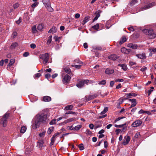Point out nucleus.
Returning a JSON list of instances; mask_svg holds the SVG:
<instances>
[{
    "mask_svg": "<svg viewBox=\"0 0 156 156\" xmlns=\"http://www.w3.org/2000/svg\"><path fill=\"white\" fill-rule=\"evenodd\" d=\"M29 55V52H25L24 53V54H23V56L24 57H26L28 56Z\"/></svg>",
    "mask_w": 156,
    "mask_h": 156,
    "instance_id": "obj_59",
    "label": "nucleus"
},
{
    "mask_svg": "<svg viewBox=\"0 0 156 156\" xmlns=\"http://www.w3.org/2000/svg\"><path fill=\"white\" fill-rule=\"evenodd\" d=\"M80 17V14L79 13H76L75 15V17L76 18H78Z\"/></svg>",
    "mask_w": 156,
    "mask_h": 156,
    "instance_id": "obj_62",
    "label": "nucleus"
},
{
    "mask_svg": "<svg viewBox=\"0 0 156 156\" xmlns=\"http://www.w3.org/2000/svg\"><path fill=\"white\" fill-rule=\"evenodd\" d=\"M92 28L95 30H98L99 28V23H97L95 25L92 26Z\"/></svg>",
    "mask_w": 156,
    "mask_h": 156,
    "instance_id": "obj_32",
    "label": "nucleus"
},
{
    "mask_svg": "<svg viewBox=\"0 0 156 156\" xmlns=\"http://www.w3.org/2000/svg\"><path fill=\"white\" fill-rule=\"evenodd\" d=\"M43 26L42 24H39L37 27V29L41 31L43 28Z\"/></svg>",
    "mask_w": 156,
    "mask_h": 156,
    "instance_id": "obj_36",
    "label": "nucleus"
},
{
    "mask_svg": "<svg viewBox=\"0 0 156 156\" xmlns=\"http://www.w3.org/2000/svg\"><path fill=\"white\" fill-rule=\"evenodd\" d=\"M65 71L68 74L69 73L71 72L70 69L68 67H66L64 68Z\"/></svg>",
    "mask_w": 156,
    "mask_h": 156,
    "instance_id": "obj_29",
    "label": "nucleus"
},
{
    "mask_svg": "<svg viewBox=\"0 0 156 156\" xmlns=\"http://www.w3.org/2000/svg\"><path fill=\"white\" fill-rule=\"evenodd\" d=\"M48 114L47 109H44L37 115L35 117L34 122L32 125V128L34 129H36L39 126L41 123H46L48 120Z\"/></svg>",
    "mask_w": 156,
    "mask_h": 156,
    "instance_id": "obj_1",
    "label": "nucleus"
},
{
    "mask_svg": "<svg viewBox=\"0 0 156 156\" xmlns=\"http://www.w3.org/2000/svg\"><path fill=\"white\" fill-rule=\"evenodd\" d=\"M81 125H79L75 126V127L74 128V129H71V128H70V129L73 130H78L81 128Z\"/></svg>",
    "mask_w": 156,
    "mask_h": 156,
    "instance_id": "obj_27",
    "label": "nucleus"
},
{
    "mask_svg": "<svg viewBox=\"0 0 156 156\" xmlns=\"http://www.w3.org/2000/svg\"><path fill=\"white\" fill-rule=\"evenodd\" d=\"M137 1L136 0H132L130 2V4L131 6L137 3Z\"/></svg>",
    "mask_w": 156,
    "mask_h": 156,
    "instance_id": "obj_41",
    "label": "nucleus"
},
{
    "mask_svg": "<svg viewBox=\"0 0 156 156\" xmlns=\"http://www.w3.org/2000/svg\"><path fill=\"white\" fill-rule=\"evenodd\" d=\"M66 114H72L73 115H75L76 113L75 112H73L72 111H69L68 112H66L65 113Z\"/></svg>",
    "mask_w": 156,
    "mask_h": 156,
    "instance_id": "obj_49",
    "label": "nucleus"
},
{
    "mask_svg": "<svg viewBox=\"0 0 156 156\" xmlns=\"http://www.w3.org/2000/svg\"><path fill=\"white\" fill-rule=\"evenodd\" d=\"M124 80L123 79H118L117 80H115V81L116 82H122Z\"/></svg>",
    "mask_w": 156,
    "mask_h": 156,
    "instance_id": "obj_61",
    "label": "nucleus"
},
{
    "mask_svg": "<svg viewBox=\"0 0 156 156\" xmlns=\"http://www.w3.org/2000/svg\"><path fill=\"white\" fill-rule=\"evenodd\" d=\"M30 47L31 48L34 49L36 47V45L34 44H32L30 45Z\"/></svg>",
    "mask_w": 156,
    "mask_h": 156,
    "instance_id": "obj_54",
    "label": "nucleus"
},
{
    "mask_svg": "<svg viewBox=\"0 0 156 156\" xmlns=\"http://www.w3.org/2000/svg\"><path fill=\"white\" fill-rule=\"evenodd\" d=\"M149 112L147 111H144L143 110L141 109L140 110L139 112L138 113L139 114H141L142 113H147L148 114V113H149Z\"/></svg>",
    "mask_w": 156,
    "mask_h": 156,
    "instance_id": "obj_37",
    "label": "nucleus"
},
{
    "mask_svg": "<svg viewBox=\"0 0 156 156\" xmlns=\"http://www.w3.org/2000/svg\"><path fill=\"white\" fill-rule=\"evenodd\" d=\"M54 39L55 40V41H58L59 42L61 39V38L60 37L55 36L54 37Z\"/></svg>",
    "mask_w": 156,
    "mask_h": 156,
    "instance_id": "obj_38",
    "label": "nucleus"
},
{
    "mask_svg": "<svg viewBox=\"0 0 156 156\" xmlns=\"http://www.w3.org/2000/svg\"><path fill=\"white\" fill-rule=\"evenodd\" d=\"M121 51L125 54H128L130 51V49H127L125 47L122 48L121 49Z\"/></svg>",
    "mask_w": 156,
    "mask_h": 156,
    "instance_id": "obj_11",
    "label": "nucleus"
},
{
    "mask_svg": "<svg viewBox=\"0 0 156 156\" xmlns=\"http://www.w3.org/2000/svg\"><path fill=\"white\" fill-rule=\"evenodd\" d=\"M143 32L149 36L151 39H154L156 37V34L152 29H144L143 30Z\"/></svg>",
    "mask_w": 156,
    "mask_h": 156,
    "instance_id": "obj_2",
    "label": "nucleus"
},
{
    "mask_svg": "<svg viewBox=\"0 0 156 156\" xmlns=\"http://www.w3.org/2000/svg\"><path fill=\"white\" fill-rule=\"evenodd\" d=\"M51 100V97L48 96H45L43 98V101L45 102L50 101Z\"/></svg>",
    "mask_w": 156,
    "mask_h": 156,
    "instance_id": "obj_16",
    "label": "nucleus"
},
{
    "mask_svg": "<svg viewBox=\"0 0 156 156\" xmlns=\"http://www.w3.org/2000/svg\"><path fill=\"white\" fill-rule=\"evenodd\" d=\"M73 106L72 105H69L65 107V109L66 110H72Z\"/></svg>",
    "mask_w": 156,
    "mask_h": 156,
    "instance_id": "obj_25",
    "label": "nucleus"
},
{
    "mask_svg": "<svg viewBox=\"0 0 156 156\" xmlns=\"http://www.w3.org/2000/svg\"><path fill=\"white\" fill-rule=\"evenodd\" d=\"M19 5L18 3H16L13 5V7L14 9L17 8L19 6Z\"/></svg>",
    "mask_w": 156,
    "mask_h": 156,
    "instance_id": "obj_47",
    "label": "nucleus"
},
{
    "mask_svg": "<svg viewBox=\"0 0 156 156\" xmlns=\"http://www.w3.org/2000/svg\"><path fill=\"white\" fill-rule=\"evenodd\" d=\"M118 66H120L122 67V69L124 71L127 70V68L126 65L125 64H119L118 65Z\"/></svg>",
    "mask_w": 156,
    "mask_h": 156,
    "instance_id": "obj_18",
    "label": "nucleus"
},
{
    "mask_svg": "<svg viewBox=\"0 0 156 156\" xmlns=\"http://www.w3.org/2000/svg\"><path fill=\"white\" fill-rule=\"evenodd\" d=\"M90 18V17L89 16H86L85 17L84 19L83 22H82V23L83 25H84L89 20V19Z\"/></svg>",
    "mask_w": 156,
    "mask_h": 156,
    "instance_id": "obj_19",
    "label": "nucleus"
},
{
    "mask_svg": "<svg viewBox=\"0 0 156 156\" xmlns=\"http://www.w3.org/2000/svg\"><path fill=\"white\" fill-rule=\"evenodd\" d=\"M52 36H50L48 37V40L47 44L49 45L51 43V41H52Z\"/></svg>",
    "mask_w": 156,
    "mask_h": 156,
    "instance_id": "obj_26",
    "label": "nucleus"
},
{
    "mask_svg": "<svg viewBox=\"0 0 156 156\" xmlns=\"http://www.w3.org/2000/svg\"><path fill=\"white\" fill-rule=\"evenodd\" d=\"M42 2L48 10L50 12L53 11V9L51 7L49 0H42Z\"/></svg>",
    "mask_w": 156,
    "mask_h": 156,
    "instance_id": "obj_3",
    "label": "nucleus"
},
{
    "mask_svg": "<svg viewBox=\"0 0 156 156\" xmlns=\"http://www.w3.org/2000/svg\"><path fill=\"white\" fill-rule=\"evenodd\" d=\"M97 95V94L91 95H89L88 98H86L87 100L89 101L95 98Z\"/></svg>",
    "mask_w": 156,
    "mask_h": 156,
    "instance_id": "obj_17",
    "label": "nucleus"
},
{
    "mask_svg": "<svg viewBox=\"0 0 156 156\" xmlns=\"http://www.w3.org/2000/svg\"><path fill=\"white\" fill-rule=\"evenodd\" d=\"M121 130L120 129H116L115 130L116 133L117 135H118L120 132Z\"/></svg>",
    "mask_w": 156,
    "mask_h": 156,
    "instance_id": "obj_57",
    "label": "nucleus"
},
{
    "mask_svg": "<svg viewBox=\"0 0 156 156\" xmlns=\"http://www.w3.org/2000/svg\"><path fill=\"white\" fill-rule=\"evenodd\" d=\"M124 118V117H119L118 118H117L114 121V122L116 123L117 121L120 120V119Z\"/></svg>",
    "mask_w": 156,
    "mask_h": 156,
    "instance_id": "obj_45",
    "label": "nucleus"
},
{
    "mask_svg": "<svg viewBox=\"0 0 156 156\" xmlns=\"http://www.w3.org/2000/svg\"><path fill=\"white\" fill-rule=\"evenodd\" d=\"M22 22V18L21 17H20L19 19L16 21L17 24H19Z\"/></svg>",
    "mask_w": 156,
    "mask_h": 156,
    "instance_id": "obj_53",
    "label": "nucleus"
},
{
    "mask_svg": "<svg viewBox=\"0 0 156 156\" xmlns=\"http://www.w3.org/2000/svg\"><path fill=\"white\" fill-rule=\"evenodd\" d=\"M27 129V128L26 126H22L20 132L21 133H24L25 132Z\"/></svg>",
    "mask_w": 156,
    "mask_h": 156,
    "instance_id": "obj_24",
    "label": "nucleus"
},
{
    "mask_svg": "<svg viewBox=\"0 0 156 156\" xmlns=\"http://www.w3.org/2000/svg\"><path fill=\"white\" fill-rule=\"evenodd\" d=\"M15 61V60L14 59H11L8 65V66H11L14 63Z\"/></svg>",
    "mask_w": 156,
    "mask_h": 156,
    "instance_id": "obj_28",
    "label": "nucleus"
},
{
    "mask_svg": "<svg viewBox=\"0 0 156 156\" xmlns=\"http://www.w3.org/2000/svg\"><path fill=\"white\" fill-rule=\"evenodd\" d=\"M124 140H126V141L128 144L130 140V138L129 136H126L124 137Z\"/></svg>",
    "mask_w": 156,
    "mask_h": 156,
    "instance_id": "obj_34",
    "label": "nucleus"
},
{
    "mask_svg": "<svg viewBox=\"0 0 156 156\" xmlns=\"http://www.w3.org/2000/svg\"><path fill=\"white\" fill-rule=\"evenodd\" d=\"M17 46L18 44L16 42L13 43L10 46V48L11 49H14Z\"/></svg>",
    "mask_w": 156,
    "mask_h": 156,
    "instance_id": "obj_20",
    "label": "nucleus"
},
{
    "mask_svg": "<svg viewBox=\"0 0 156 156\" xmlns=\"http://www.w3.org/2000/svg\"><path fill=\"white\" fill-rule=\"evenodd\" d=\"M53 32V33H55L57 30V29L55 27H53L51 29Z\"/></svg>",
    "mask_w": 156,
    "mask_h": 156,
    "instance_id": "obj_56",
    "label": "nucleus"
},
{
    "mask_svg": "<svg viewBox=\"0 0 156 156\" xmlns=\"http://www.w3.org/2000/svg\"><path fill=\"white\" fill-rule=\"evenodd\" d=\"M128 29L131 31H133L135 30V29L133 26H131L130 27H129L128 28Z\"/></svg>",
    "mask_w": 156,
    "mask_h": 156,
    "instance_id": "obj_50",
    "label": "nucleus"
},
{
    "mask_svg": "<svg viewBox=\"0 0 156 156\" xmlns=\"http://www.w3.org/2000/svg\"><path fill=\"white\" fill-rule=\"evenodd\" d=\"M71 66L73 67H75V68H76L77 69H79L81 67V65H72Z\"/></svg>",
    "mask_w": 156,
    "mask_h": 156,
    "instance_id": "obj_44",
    "label": "nucleus"
},
{
    "mask_svg": "<svg viewBox=\"0 0 156 156\" xmlns=\"http://www.w3.org/2000/svg\"><path fill=\"white\" fill-rule=\"evenodd\" d=\"M100 16V14L99 12L96 13L95 17L94 18L93 20V22L97 20L98 18Z\"/></svg>",
    "mask_w": 156,
    "mask_h": 156,
    "instance_id": "obj_35",
    "label": "nucleus"
},
{
    "mask_svg": "<svg viewBox=\"0 0 156 156\" xmlns=\"http://www.w3.org/2000/svg\"><path fill=\"white\" fill-rule=\"evenodd\" d=\"M41 76V74L40 73H37L35 74L34 76V79H37Z\"/></svg>",
    "mask_w": 156,
    "mask_h": 156,
    "instance_id": "obj_33",
    "label": "nucleus"
},
{
    "mask_svg": "<svg viewBox=\"0 0 156 156\" xmlns=\"http://www.w3.org/2000/svg\"><path fill=\"white\" fill-rule=\"evenodd\" d=\"M135 55L138 58L140 59L144 60L146 58V55L144 53H143L141 54H136Z\"/></svg>",
    "mask_w": 156,
    "mask_h": 156,
    "instance_id": "obj_9",
    "label": "nucleus"
},
{
    "mask_svg": "<svg viewBox=\"0 0 156 156\" xmlns=\"http://www.w3.org/2000/svg\"><path fill=\"white\" fill-rule=\"evenodd\" d=\"M104 146L105 148H106L108 146V142L106 141H105L104 142Z\"/></svg>",
    "mask_w": 156,
    "mask_h": 156,
    "instance_id": "obj_58",
    "label": "nucleus"
},
{
    "mask_svg": "<svg viewBox=\"0 0 156 156\" xmlns=\"http://www.w3.org/2000/svg\"><path fill=\"white\" fill-rule=\"evenodd\" d=\"M38 5V3L37 2H35L32 4L31 6L33 8H35V7Z\"/></svg>",
    "mask_w": 156,
    "mask_h": 156,
    "instance_id": "obj_48",
    "label": "nucleus"
},
{
    "mask_svg": "<svg viewBox=\"0 0 156 156\" xmlns=\"http://www.w3.org/2000/svg\"><path fill=\"white\" fill-rule=\"evenodd\" d=\"M45 133L46 131L43 130L41 132L39 133V136L40 137H43L45 136Z\"/></svg>",
    "mask_w": 156,
    "mask_h": 156,
    "instance_id": "obj_22",
    "label": "nucleus"
},
{
    "mask_svg": "<svg viewBox=\"0 0 156 156\" xmlns=\"http://www.w3.org/2000/svg\"><path fill=\"white\" fill-rule=\"evenodd\" d=\"M156 5V3L155 4L154 2H152L150 3L149 4L145 5L143 9V10H145L150 8H151L152 6L155 5Z\"/></svg>",
    "mask_w": 156,
    "mask_h": 156,
    "instance_id": "obj_10",
    "label": "nucleus"
},
{
    "mask_svg": "<svg viewBox=\"0 0 156 156\" xmlns=\"http://www.w3.org/2000/svg\"><path fill=\"white\" fill-rule=\"evenodd\" d=\"M136 105V102L134 103H132L131 105L130 108H132L133 107L135 106Z\"/></svg>",
    "mask_w": 156,
    "mask_h": 156,
    "instance_id": "obj_63",
    "label": "nucleus"
},
{
    "mask_svg": "<svg viewBox=\"0 0 156 156\" xmlns=\"http://www.w3.org/2000/svg\"><path fill=\"white\" fill-rule=\"evenodd\" d=\"M62 82L63 83H68L71 79V77L68 74L65 75L64 74H62Z\"/></svg>",
    "mask_w": 156,
    "mask_h": 156,
    "instance_id": "obj_4",
    "label": "nucleus"
},
{
    "mask_svg": "<svg viewBox=\"0 0 156 156\" xmlns=\"http://www.w3.org/2000/svg\"><path fill=\"white\" fill-rule=\"evenodd\" d=\"M9 116V113L6 112L3 116L2 121L3 126L4 127H5L7 125V119Z\"/></svg>",
    "mask_w": 156,
    "mask_h": 156,
    "instance_id": "obj_6",
    "label": "nucleus"
},
{
    "mask_svg": "<svg viewBox=\"0 0 156 156\" xmlns=\"http://www.w3.org/2000/svg\"><path fill=\"white\" fill-rule=\"evenodd\" d=\"M127 46L132 49H136L137 48V45L136 44H133L132 43H129L128 44Z\"/></svg>",
    "mask_w": 156,
    "mask_h": 156,
    "instance_id": "obj_14",
    "label": "nucleus"
},
{
    "mask_svg": "<svg viewBox=\"0 0 156 156\" xmlns=\"http://www.w3.org/2000/svg\"><path fill=\"white\" fill-rule=\"evenodd\" d=\"M129 101L131 102L132 103H134L136 102V100L135 99H131L129 100Z\"/></svg>",
    "mask_w": 156,
    "mask_h": 156,
    "instance_id": "obj_55",
    "label": "nucleus"
},
{
    "mask_svg": "<svg viewBox=\"0 0 156 156\" xmlns=\"http://www.w3.org/2000/svg\"><path fill=\"white\" fill-rule=\"evenodd\" d=\"M89 81V80H87L80 81L76 84V86L78 88H81L85 84H87Z\"/></svg>",
    "mask_w": 156,
    "mask_h": 156,
    "instance_id": "obj_7",
    "label": "nucleus"
},
{
    "mask_svg": "<svg viewBox=\"0 0 156 156\" xmlns=\"http://www.w3.org/2000/svg\"><path fill=\"white\" fill-rule=\"evenodd\" d=\"M142 123V121L140 120H137L133 122L131 126L133 127H136L139 126Z\"/></svg>",
    "mask_w": 156,
    "mask_h": 156,
    "instance_id": "obj_8",
    "label": "nucleus"
},
{
    "mask_svg": "<svg viewBox=\"0 0 156 156\" xmlns=\"http://www.w3.org/2000/svg\"><path fill=\"white\" fill-rule=\"evenodd\" d=\"M74 62L79 63L80 64H83V62L79 59H76L74 61Z\"/></svg>",
    "mask_w": 156,
    "mask_h": 156,
    "instance_id": "obj_52",
    "label": "nucleus"
},
{
    "mask_svg": "<svg viewBox=\"0 0 156 156\" xmlns=\"http://www.w3.org/2000/svg\"><path fill=\"white\" fill-rule=\"evenodd\" d=\"M125 96L126 97H131V96H136V94L135 93H127L125 94Z\"/></svg>",
    "mask_w": 156,
    "mask_h": 156,
    "instance_id": "obj_23",
    "label": "nucleus"
},
{
    "mask_svg": "<svg viewBox=\"0 0 156 156\" xmlns=\"http://www.w3.org/2000/svg\"><path fill=\"white\" fill-rule=\"evenodd\" d=\"M45 77L46 78L48 79L51 77V75L49 74H47L45 75Z\"/></svg>",
    "mask_w": 156,
    "mask_h": 156,
    "instance_id": "obj_60",
    "label": "nucleus"
},
{
    "mask_svg": "<svg viewBox=\"0 0 156 156\" xmlns=\"http://www.w3.org/2000/svg\"><path fill=\"white\" fill-rule=\"evenodd\" d=\"M55 138H53V137H52V138L51 139V142L50 143V145H53V144L55 140Z\"/></svg>",
    "mask_w": 156,
    "mask_h": 156,
    "instance_id": "obj_46",
    "label": "nucleus"
},
{
    "mask_svg": "<svg viewBox=\"0 0 156 156\" xmlns=\"http://www.w3.org/2000/svg\"><path fill=\"white\" fill-rule=\"evenodd\" d=\"M32 30V32L33 33H35L37 32V30L35 25H34L33 26Z\"/></svg>",
    "mask_w": 156,
    "mask_h": 156,
    "instance_id": "obj_31",
    "label": "nucleus"
},
{
    "mask_svg": "<svg viewBox=\"0 0 156 156\" xmlns=\"http://www.w3.org/2000/svg\"><path fill=\"white\" fill-rule=\"evenodd\" d=\"M83 47L85 48H87L88 47L87 44V43H85L83 44Z\"/></svg>",
    "mask_w": 156,
    "mask_h": 156,
    "instance_id": "obj_64",
    "label": "nucleus"
},
{
    "mask_svg": "<svg viewBox=\"0 0 156 156\" xmlns=\"http://www.w3.org/2000/svg\"><path fill=\"white\" fill-rule=\"evenodd\" d=\"M78 147L79 148L80 150H83L84 149L83 145V144H79L78 145Z\"/></svg>",
    "mask_w": 156,
    "mask_h": 156,
    "instance_id": "obj_40",
    "label": "nucleus"
},
{
    "mask_svg": "<svg viewBox=\"0 0 156 156\" xmlns=\"http://www.w3.org/2000/svg\"><path fill=\"white\" fill-rule=\"evenodd\" d=\"M75 120V119L74 118H71L69 119H67L66 120L67 122H71L72 121H74Z\"/></svg>",
    "mask_w": 156,
    "mask_h": 156,
    "instance_id": "obj_42",
    "label": "nucleus"
},
{
    "mask_svg": "<svg viewBox=\"0 0 156 156\" xmlns=\"http://www.w3.org/2000/svg\"><path fill=\"white\" fill-rule=\"evenodd\" d=\"M54 128L53 127L51 126L49 127L47 131V133L48 134H50L51 132L53 131Z\"/></svg>",
    "mask_w": 156,
    "mask_h": 156,
    "instance_id": "obj_21",
    "label": "nucleus"
},
{
    "mask_svg": "<svg viewBox=\"0 0 156 156\" xmlns=\"http://www.w3.org/2000/svg\"><path fill=\"white\" fill-rule=\"evenodd\" d=\"M140 136V134L139 133H136L135 135L134 136V137L135 138H137Z\"/></svg>",
    "mask_w": 156,
    "mask_h": 156,
    "instance_id": "obj_51",
    "label": "nucleus"
},
{
    "mask_svg": "<svg viewBox=\"0 0 156 156\" xmlns=\"http://www.w3.org/2000/svg\"><path fill=\"white\" fill-rule=\"evenodd\" d=\"M106 83V81L105 80H102V81H100L99 83H98V84H102V85H104Z\"/></svg>",
    "mask_w": 156,
    "mask_h": 156,
    "instance_id": "obj_43",
    "label": "nucleus"
},
{
    "mask_svg": "<svg viewBox=\"0 0 156 156\" xmlns=\"http://www.w3.org/2000/svg\"><path fill=\"white\" fill-rule=\"evenodd\" d=\"M114 72V70L112 69L108 68L106 69L105 73L107 74H111Z\"/></svg>",
    "mask_w": 156,
    "mask_h": 156,
    "instance_id": "obj_12",
    "label": "nucleus"
},
{
    "mask_svg": "<svg viewBox=\"0 0 156 156\" xmlns=\"http://www.w3.org/2000/svg\"><path fill=\"white\" fill-rule=\"evenodd\" d=\"M119 57V56H118L115 54H112L109 56V58L110 59L113 60H115Z\"/></svg>",
    "mask_w": 156,
    "mask_h": 156,
    "instance_id": "obj_15",
    "label": "nucleus"
},
{
    "mask_svg": "<svg viewBox=\"0 0 156 156\" xmlns=\"http://www.w3.org/2000/svg\"><path fill=\"white\" fill-rule=\"evenodd\" d=\"M126 39L125 37H123L122 38V39L119 42V44H123L124 42H126Z\"/></svg>",
    "mask_w": 156,
    "mask_h": 156,
    "instance_id": "obj_30",
    "label": "nucleus"
},
{
    "mask_svg": "<svg viewBox=\"0 0 156 156\" xmlns=\"http://www.w3.org/2000/svg\"><path fill=\"white\" fill-rule=\"evenodd\" d=\"M40 58L41 59L43 60V63L44 64H45L48 62V54L45 53L44 54L41 55H40Z\"/></svg>",
    "mask_w": 156,
    "mask_h": 156,
    "instance_id": "obj_5",
    "label": "nucleus"
},
{
    "mask_svg": "<svg viewBox=\"0 0 156 156\" xmlns=\"http://www.w3.org/2000/svg\"><path fill=\"white\" fill-rule=\"evenodd\" d=\"M56 119H53L50 122V125H52L55 124L56 123Z\"/></svg>",
    "mask_w": 156,
    "mask_h": 156,
    "instance_id": "obj_39",
    "label": "nucleus"
},
{
    "mask_svg": "<svg viewBox=\"0 0 156 156\" xmlns=\"http://www.w3.org/2000/svg\"><path fill=\"white\" fill-rule=\"evenodd\" d=\"M44 143L43 140L39 141L37 143V147L40 148H41L43 146Z\"/></svg>",
    "mask_w": 156,
    "mask_h": 156,
    "instance_id": "obj_13",
    "label": "nucleus"
}]
</instances>
